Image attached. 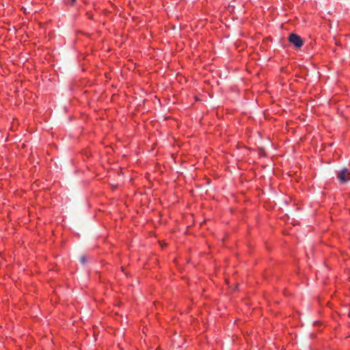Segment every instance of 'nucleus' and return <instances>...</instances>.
Instances as JSON below:
<instances>
[{
	"label": "nucleus",
	"mask_w": 350,
	"mask_h": 350,
	"mask_svg": "<svg viewBox=\"0 0 350 350\" xmlns=\"http://www.w3.org/2000/svg\"><path fill=\"white\" fill-rule=\"evenodd\" d=\"M81 262H85V258H84V257H82V258H81Z\"/></svg>",
	"instance_id": "obj_3"
},
{
	"label": "nucleus",
	"mask_w": 350,
	"mask_h": 350,
	"mask_svg": "<svg viewBox=\"0 0 350 350\" xmlns=\"http://www.w3.org/2000/svg\"><path fill=\"white\" fill-rule=\"evenodd\" d=\"M337 177L341 183H347L350 180V171L347 168H343L338 172Z\"/></svg>",
	"instance_id": "obj_1"
},
{
	"label": "nucleus",
	"mask_w": 350,
	"mask_h": 350,
	"mask_svg": "<svg viewBox=\"0 0 350 350\" xmlns=\"http://www.w3.org/2000/svg\"><path fill=\"white\" fill-rule=\"evenodd\" d=\"M72 3L75 2V0H72Z\"/></svg>",
	"instance_id": "obj_4"
},
{
	"label": "nucleus",
	"mask_w": 350,
	"mask_h": 350,
	"mask_svg": "<svg viewBox=\"0 0 350 350\" xmlns=\"http://www.w3.org/2000/svg\"><path fill=\"white\" fill-rule=\"evenodd\" d=\"M289 42L296 47H301L303 45V41L300 36L297 34L291 33L288 38Z\"/></svg>",
	"instance_id": "obj_2"
}]
</instances>
